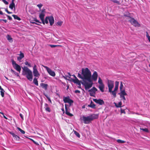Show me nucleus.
I'll return each instance as SVG.
<instances>
[{"instance_id": "54", "label": "nucleus", "mask_w": 150, "mask_h": 150, "mask_svg": "<svg viewBox=\"0 0 150 150\" xmlns=\"http://www.w3.org/2000/svg\"><path fill=\"white\" fill-rule=\"evenodd\" d=\"M34 21L36 22L39 23H41V22H40V21L37 19H35Z\"/></svg>"}, {"instance_id": "29", "label": "nucleus", "mask_w": 150, "mask_h": 150, "mask_svg": "<svg viewBox=\"0 0 150 150\" xmlns=\"http://www.w3.org/2000/svg\"><path fill=\"white\" fill-rule=\"evenodd\" d=\"M123 86L122 84V82H121L120 86V92H121L122 91H125V89H123Z\"/></svg>"}, {"instance_id": "4", "label": "nucleus", "mask_w": 150, "mask_h": 150, "mask_svg": "<svg viewBox=\"0 0 150 150\" xmlns=\"http://www.w3.org/2000/svg\"><path fill=\"white\" fill-rule=\"evenodd\" d=\"M124 16L126 17V19L134 26L135 27H139L140 26V24L134 18H132L129 16H127L125 15H124Z\"/></svg>"}, {"instance_id": "43", "label": "nucleus", "mask_w": 150, "mask_h": 150, "mask_svg": "<svg viewBox=\"0 0 150 150\" xmlns=\"http://www.w3.org/2000/svg\"><path fill=\"white\" fill-rule=\"evenodd\" d=\"M50 46L51 47L53 48L57 46H61V45H50Z\"/></svg>"}, {"instance_id": "63", "label": "nucleus", "mask_w": 150, "mask_h": 150, "mask_svg": "<svg viewBox=\"0 0 150 150\" xmlns=\"http://www.w3.org/2000/svg\"><path fill=\"white\" fill-rule=\"evenodd\" d=\"M45 96L48 99V98H50L47 95H45Z\"/></svg>"}, {"instance_id": "62", "label": "nucleus", "mask_w": 150, "mask_h": 150, "mask_svg": "<svg viewBox=\"0 0 150 150\" xmlns=\"http://www.w3.org/2000/svg\"><path fill=\"white\" fill-rule=\"evenodd\" d=\"M147 38H148V40H149V42H150V36L148 37Z\"/></svg>"}, {"instance_id": "48", "label": "nucleus", "mask_w": 150, "mask_h": 150, "mask_svg": "<svg viewBox=\"0 0 150 150\" xmlns=\"http://www.w3.org/2000/svg\"><path fill=\"white\" fill-rule=\"evenodd\" d=\"M13 73H14L15 75L17 76H19V74L18 73L16 72L15 71H14V72Z\"/></svg>"}, {"instance_id": "27", "label": "nucleus", "mask_w": 150, "mask_h": 150, "mask_svg": "<svg viewBox=\"0 0 150 150\" xmlns=\"http://www.w3.org/2000/svg\"><path fill=\"white\" fill-rule=\"evenodd\" d=\"M33 82L37 86L38 85L37 79L36 77L34 78L33 80Z\"/></svg>"}, {"instance_id": "10", "label": "nucleus", "mask_w": 150, "mask_h": 150, "mask_svg": "<svg viewBox=\"0 0 150 150\" xmlns=\"http://www.w3.org/2000/svg\"><path fill=\"white\" fill-rule=\"evenodd\" d=\"M119 94L120 95V98H122L124 100V102L126 100V98L125 97V96L127 95V93L125 92V91H123L120 92V93Z\"/></svg>"}, {"instance_id": "40", "label": "nucleus", "mask_w": 150, "mask_h": 150, "mask_svg": "<svg viewBox=\"0 0 150 150\" xmlns=\"http://www.w3.org/2000/svg\"><path fill=\"white\" fill-rule=\"evenodd\" d=\"M73 102L74 101L70 99L67 103H69L70 105L72 103H73Z\"/></svg>"}, {"instance_id": "56", "label": "nucleus", "mask_w": 150, "mask_h": 150, "mask_svg": "<svg viewBox=\"0 0 150 150\" xmlns=\"http://www.w3.org/2000/svg\"><path fill=\"white\" fill-rule=\"evenodd\" d=\"M33 142L35 144L37 145H39L38 143L37 142L35 141L34 140V141Z\"/></svg>"}, {"instance_id": "44", "label": "nucleus", "mask_w": 150, "mask_h": 150, "mask_svg": "<svg viewBox=\"0 0 150 150\" xmlns=\"http://www.w3.org/2000/svg\"><path fill=\"white\" fill-rule=\"evenodd\" d=\"M11 62H12V64L13 65V66H15L16 64H17L15 62L13 59L12 60Z\"/></svg>"}, {"instance_id": "14", "label": "nucleus", "mask_w": 150, "mask_h": 150, "mask_svg": "<svg viewBox=\"0 0 150 150\" xmlns=\"http://www.w3.org/2000/svg\"><path fill=\"white\" fill-rule=\"evenodd\" d=\"M48 19L50 25H52L54 22L53 17L52 16H51L49 17Z\"/></svg>"}, {"instance_id": "8", "label": "nucleus", "mask_w": 150, "mask_h": 150, "mask_svg": "<svg viewBox=\"0 0 150 150\" xmlns=\"http://www.w3.org/2000/svg\"><path fill=\"white\" fill-rule=\"evenodd\" d=\"M97 91V89L94 87H93L92 88L88 90V92H90V95L91 96L95 97L96 92Z\"/></svg>"}, {"instance_id": "52", "label": "nucleus", "mask_w": 150, "mask_h": 150, "mask_svg": "<svg viewBox=\"0 0 150 150\" xmlns=\"http://www.w3.org/2000/svg\"><path fill=\"white\" fill-rule=\"evenodd\" d=\"M75 93H80V91L79 90H76L75 91Z\"/></svg>"}, {"instance_id": "46", "label": "nucleus", "mask_w": 150, "mask_h": 150, "mask_svg": "<svg viewBox=\"0 0 150 150\" xmlns=\"http://www.w3.org/2000/svg\"><path fill=\"white\" fill-rule=\"evenodd\" d=\"M2 1L4 2V3L6 5H7L8 4V2L6 1V0H2Z\"/></svg>"}, {"instance_id": "26", "label": "nucleus", "mask_w": 150, "mask_h": 150, "mask_svg": "<svg viewBox=\"0 0 150 150\" xmlns=\"http://www.w3.org/2000/svg\"><path fill=\"white\" fill-rule=\"evenodd\" d=\"M88 106L90 107H91L93 108H95V105L94 104L93 102L91 101V104L90 105H88Z\"/></svg>"}, {"instance_id": "6", "label": "nucleus", "mask_w": 150, "mask_h": 150, "mask_svg": "<svg viewBox=\"0 0 150 150\" xmlns=\"http://www.w3.org/2000/svg\"><path fill=\"white\" fill-rule=\"evenodd\" d=\"M114 81L111 80H108V88L109 92L111 91L112 88L114 87Z\"/></svg>"}, {"instance_id": "36", "label": "nucleus", "mask_w": 150, "mask_h": 150, "mask_svg": "<svg viewBox=\"0 0 150 150\" xmlns=\"http://www.w3.org/2000/svg\"><path fill=\"white\" fill-rule=\"evenodd\" d=\"M25 64L26 65H28V66L29 67H31V65L30 63H29L27 61H26L25 63Z\"/></svg>"}, {"instance_id": "20", "label": "nucleus", "mask_w": 150, "mask_h": 150, "mask_svg": "<svg viewBox=\"0 0 150 150\" xmlns=\"http://www.w3.org/2000/svg\"><path fill=\"white\" fill-rule=\"evenodd\" d=\"M70 99L69 97L67 96V97H64L63 98V101L65 103H67Z\"/></svg>"}, {"instance_id": "34", "label": "nucleus", "mask_w": 150, "mask_h": 150, "mask_svg": "<svg viewBox=\"0 0 150 150\" xmlns=\"http://www.w3.org/2000/svg\"><path fill=\"white\" fill-rule=\"evenodd\" d=\"M1 96L2 97H4V92H5V91L4 90V89H2L1 90Z\"/></svg>"}, {"instance_id": "11", "label": "nucleus", "mask_w": 150, "mask_h": 150, "mask_svg": "<svg viewBox=\"0 0 150 150\" xmlns=\"http://www.w3.org/2000/svg\"><path fill=\"white\" fill-rule=\"evenodd\" d=\"M93 100L96 103L100 105H101L104 104V102L102 99H93Z\"/></svg>"}, {"instance_id": "32", "label": "nucleus", "mask_w": 150, "mask_h": 150, "mask_svg": "<svg viewBox=\"0 0 150 150\" xmlns=\"http://www.w3.org/2000/svg\"><path fill=\"white\" fill-rule=\"evenodd\" d=\"M111 1L113 2L114 3L117 4L118 5H120V2L117 0H112Z\"/></svg>"}, {"instance_id": "64", "label": "nucleus", "mask_w": 150, "mask_h": 150, "mask_svg": "<svg viewBox=\"0 0 150 150\" xmlns=\"http://www.w3.org/2000/svg\"><path fill=\"white\" fill-rule=\"evenodd\" d=\"M11 72H12V73H13L14 72V71H15L14 70H13L12 69H11Z\"/></svg>"}, {"instance_id": "24", "label": "nucleus", "mask_w": 150, "mask_h": 150, "mask_svg": "<svg viewBox=\"0 0 150 150\" xmlns=\"http://www.w3.org/2000/svg\"><path fill=\"white\" fill-rule=\"evenodd\" d=\"M104 84L100 85L99 86V88L102 92H103L104 91Z\"/></svg>"}, {"instance_id": "28", "label": "nucleus", "mask_w": 150, "mask_h": 150, "mask_svg": "<svg viewBox=\"0 0 150 150\" xmlns=\"http://www.w3.org/2000/svg\"><path fill=\"white\" fill-rule=\"evenodd\" d=\"M115 106L117 108H121L122 107V103L121 101H120L118 103V104L115 103Z\"/></svg>"}, {"instance_id": "41", "label": "nucleus", "mask_w": 150, "mask_h": 150, "mask_svg": "<svg viewBox=\"0 0 150 150\" xmlns=\"http://www.w3.org/2000/svg\"><path fill=\"white\" fill-rule=\"evenodd\" d=\"M48 17H47L45 18V22L46 24H47L48 23Z\"/></svg>"}, {"instance_id": "35", "label": "nucleus", "mask_w": 150, "mask_h": 150, "mask_svg": "<svg viewBox=\"0 0 150 150\" xmlns=\"http://www.w3.org/2000/svg\"><path fill=\"white\" fill-rule=\"evenodd\" d=\"M74 134L76 135L79 138H80V135L79 133H78L76 131H74Z\"/></svg>"}, {"instance_id": "58", "label": "nucleus", "mask_w": 150, "mask_h": 150, "mask_svg": "<svg viewBox=\"0 0 150 150\" xmlns=\"http://www.w3.org/2000/svg\"><path fill=\"white\" fill-rule=\"evenodd\" d=\"M45 12V9H42L41 11V13H43L44 12Z\"/></svg>"}, {"instance_id": "16", "label": "nucleus", "mask_w": 150, "mask_h": 150, "mask_svg": "<svg viewBox=\"0 0 150 150\" xmlns=\"http://www.w3.org/2000/svg\"><path fill=\"white\" fill-rule=\"evenodd\" d=\"M45 16V14L43 13H41L39 16V17L42 21V23L43 24H45V21L44 20V17Z\"/></svg>"}, {"instance_id": "61", "label": "nucleus", "mask_w": 150, "mask_h": 150, "mask_svg": "<svg viewBox=\"0 0 150 150\" xmlns=\"http://www.w3.org/2000/svg\"><path fill=\"white\" fill-rule=\"evenodd\" d=\"M31 23H33V24H36L38 25H39V24L36 23L35 22H30Z\"/></svg>"}, {"instance_id": "13", "label": "nucleus", "mask_w": 150, "mask_h": 150, "mask_svg": "<svg viewBox=\"0 0 150 150\" xmlns=\"http://www.w3.org/2000/svg\"><path fill=\"white\" fill-rule=\"evenodd\" d=\"M98 74L96 71H95L92 76L91 79L94 81H96L97 79Z\"/></svg>"}, {"instance_id": "37", "label": "nucleus", "mask_w": 150, "mask_h": 150, "mask_svg": "<svg viewBox=\"0 0 150 150\" xmlns=\"http://www.w3.org/2000/svg\"><path fill=\"white\" fill-rule=\"evenodd\" d=\"M140 129L141 130H143V131L145 132H149V131L148 129L147 128H140Z\"/></svg>"}, {"instance_id": "47", "label": "nucleus", "mask_w": 150, "mask_h": 150, "mask_svg": "<svg viewBox=\"0 0 150 150\" xmlns=\"http://www.w3.org/2000/svg\"><path fill=\"white\" fill-rule=\"evenodd\" d=\"M121 112V113H125V110H123L122 108L120 109Z\"/></svg>"}, {"instance_id": "57", "label": "nucleus", "mask_w": 150, "mask_h": 150, "mask_svg": "<svg viewBox=\"0 0 150 150\" xmlns=\"http://www.w3.org/2000/svg\"><path fill=\"white\" fill-rule=\"evenodd\" d=\"M0 20L1 21H4L5 23H6L7 22V21L6 20H4V19H0Z\"/></svg>"}, {"instance_id": "55", "label": "nucleus", "mask_w": 150, "mask_h": 150, "mask_svg": "<svg viewBox=\"0 0 150 150\" xmlns=\"http://www.w3.org/2000/svg\"><path fill=\"white\" fill-rule=\"evenodd\" d=\"M146 36L147 38L149 37L150 36L149 35L148 33L147 32H146Z\"/></svg>"}, {"instance_id": "53", "label": "nucleus", "mask_w": 150, "mask_h": 150, "mask_svg": "<svg viewBox=\"0 0 150 150\" xmlns=\"http://www.w3.org/2000/svg\"><path fill=\"white\" fill-rule=\"evenodd\" d=\"M19 115H20V117H21V119L22 120H23V116L22 114L21 113H20V114Z\"/></svg>"}, {"instance_id": "51", "label": "nucleus", "mask_w": 150, "mask_h": 150, "mask_svg": "<svg viewBox=\"0 0 150 150\" xmlns=\"http://www.w3.org/2000/svg\"><path fill=\"white\" fill-rule=\"evenodd\" d=\"M44 106V108H45V109L46 108L49 107L47 103H45Z\"/></svg>"}, {"instance_id": "45", "label": "nucleus", "mask_w": 150, "mask_h": 150, "mask_svg": "<svg viewBox=\"0 0 150 150\" xmlns=\"http://www.w3.org/2000/svg\"><path fill=\"white\" fill-rule=\"evenodd\" d=\"M42 5L41 4L37 5V6L40 9L42 7Z\"/></svg>"}, {"instance_id": "42", "label": "nucleus", "mask_w": 150, "mask_h": 150, "mask_svg": "<svg viewBox=\"0 0 150 150\" xmlns=\"http://www.w3.org/2000/svg\"><path fill=\"white\" fill-rule=\"evenodd\" d=\"M45 110L47 111H48L49 112H50L51 111L49 107L46 108H45Z\"/></svg>"}, {"instance_id": "5", "label": "nucleus", "mask_w": 150, "mask_h": 150, "mask_svg": "<svg viewBox=\"0 0 150 150\" xmlns=\"http://www.w3.org/2000/svg\"><path fill=\"white\" fill-rule=\"evenodd\" d=\"M33 73L34 76L36 77L39 78L40 76V74L39 73L37 68V66L35 64L33 67Z\"/></svg>"}, {"instance_id": "19", "label": "nucleus", "mask_w": 150, "mask_h": 150, "mask_svg": "<svg viewBox=\"0 0 150 150\" xmlns=\"http://www.w3.org/2000/svg\"><path fill=\"white\" fill-rule=\"evenodd\" d=\"M10 133L12 135L13 137L17 140H19L20 139V137L19 136L15 134L10 132Z\"/></svg>"}, {"instance_id": "59", "label": "nucleus", "mask_w": 150, "mask_h": 150, "mask_svg": "<svg viewBox=\"0 0 150 150\" xmlns=\"http://www.w3.org/2000/svg\"><path fill=\"white\" fill-rule=\"evenodd\" d=\"M62 111H63V114H64L65 113V111L64 108H62L61 109Z\"/></svg>"}, {"instance_id": "9", "label": "nucleus", "mask_w": 150, "mask_h": 150, "mask_svg": "<svg viewBox=\"0 0 150 150\" xmlns=\"http://www.w3.org/2000/svg\"><path fill=\"white\" fill-rule=\"evenodd\" d=\"M44 67L46 69L47 72L51 76H54L55 74L54 71H52L50 68L47 66H44Z\"/></svg>"}, {"instance_id": "15", "label": "nucleus", "mask_w": 150, "mask_h": 150, "mask_svg": "<svg viewBox=\"0 0 150 150\" xmlns=\"http://www.w3.org/2000/svg\"><path fill=\"white\" fill-rule=\"evenodd\" d=\"M13 67L16 70L19 72V73H20L21 68L20 65L17 64H16V65L13 66Z\"/></svg>"}, {"instance_id": "31", "label": "nucleus", "mask_w": 150, "mask_h": 150, "mask_svg": "<svg viewBox=\"0 0 150 150\" xmlns=\"http://www.w3.org/2000/svg\"><path fill=\"white\" fill-rule=\"evenodd\" d=\"M117 142L119 143L120 144H122L125 143V141L124 140H121L120 139H117Z\"/></svg>"}, {"instance_id": "21", "label": "nucleus", "mask_w": 150, "mask_h": 150, "mask_svg": "<svg viewBox=\"0 0 150 150\" xmlns=\"http://www.w3.org/2000/svg\"><path fill=\"white\" fill-rule=\"evenodd\" d=\"M24 54L23 53H22L20 52V56L19 57H18L17 59L18 60H20L21 59L23 58L24 57Z\"/></svg>"}, {"instance_id": "18", "label": "nucleus", "mask_w": 150, "mask_h": 150, "mask_svg": "<svg viewBox=\"0 0 150 150\" xmlns=\"http://www.w3.org/2000/svg\"><path fill=\"white\" fill-rule=\"evenodd\" d=\"M40 86L43 88L45 89V90H46L47 88L48 85L47 84H45L43 83H41L40 84Z\"/></svg>"}, {"instance_id": "25", "label": "nucleus", "mask_w": 150, "mask_h": 150, "mask_svg": "<svg viewBox=\"0 0 150 150\" xmlns=\"http://www.w3.org/2000/svg\"><path fill=\"white\" fill-rule=\"evenodd\" d=\"M115 88H114V90H115V91H117L118 89V86L119 84V82L117 81H116L115 82Z\"/></svg>"}, {"instance_id": "22", "label": "nucleus", "mask_w": 150, "mask_h": 150, "mask_svg": "<svg viewBox=\"0 0 150 150\" xmlns=\"http://www.w3.org/2000/svg\"><path fill=\"white\" fill-rule=\"evenodd\" d=\"M6 38L10 42H13V40L12 38L10 35H7L6 36Z\"/></svg>"}, {"instance_id": "1", "label": "nucleus", "mask_w": 150, "mask_h": 150, "mask_svg": "<svg viewBox=\"0 0 150 150\" xmlns=\"http://www.w3.org/2000/svg\"><path fill=\"white\" fill-rule=\"evenodd\" d=\"M77 76L82 79L83 82H81V83L84 86L86 90L92 87L93 82L91 79V71L88 68H82L81 75L78 73Z\"/></svg>"}, {"instance_id": "23", "label": "nucleus", "mask_w": 150, "mask_h": 150, "mask_svg": "<svg viewBox=\"0 0 150 150\" xmlns=\"http://www.w3.org/2000/svg\"><path fill=\"white\" fill-rule=\"evenodd\" d=\"M116 91H115V90H114L113 91H112V90L111 91L109 92H110L111 94L113 96V97L114 98H115L116 97Z\"/></svg>"}, {"instance_id": "50", "label": "nucleus", "mask_w": 150, "mask_h": 150, "mask_svg": "<svg viewBox=\"0 0 150 150\" xmlns=\"http://www.w3.org/2000/svg\"><path fill=\"white\" fill-rule=\"evenodd\" d=\"M5 10L8 14H11V13H12V12H11L9 11H8L7 9H5Z\"/></svg>"}, {"instance_id": "17", "label": "nucleus", "mask_w": 150, "mask_h": 150, "mask_svg": "<svg viewBox=\"0 0 150 150\" xmlns=\"http://www.w3.org/2000/svg\"><path fill=\"white\" fill-rule=\"evenodd\" d=\"M15 0H12L11 3L10 4L9 7L11 9H12L13 8H15V4L14 3Z\"/></svg>"}, {"instance_id": "38", "label": "nucleus", "mask_w": 150, "mask_h": 150, "mask_svg": "<svg viewBox=\"0 0 150 150\" xmlns=\"http://www.w3.org/2000/svg\"><path fill=\"white\" fill-rule=\"evenodd\" d=\"M17 129L23 134H24L25 133V131L21 129L20 128L17 127Z\"/></svg>"}, {"instance_id": "49", "label": "nucleus", "mask_w": 150, "mask_h": 150, "mask_svg": "<svg viewBox=\"0 0 150 150\" xmlns=\"http://www.w3.org/2000/svg\"><path fill=\"white\" fill-rule=\"evenodd\" d=\"M6 15L8 17V19L9 20H12V18L10 16H9L8 15Z\"/></svg>"}, {"instance_id": "30", "label": "nucleus", "mask_w": 150, "mask_h": 150, "mask_svg": "<svg viewBox=\"0 0 150 150\" xmlns=\"http://www.w3.org/2000/svg\"><path fill=\"white\" fill-rule=\"evenodd\" d=\"M12 16H13L14 18L15 19H17L18 21H20L21 20V18L18 17L17 15H13Z\"/></svg>"}, {"instance_id": "60", "label": "nucleus", "mask_w": 150, "mask_h": 150, "mask_svg": "<svg viewBox=\"0 0 150 150\" xmlns=\"http://www.w3.org/2000/svg\"><path fill=\"white\" fill-rule=\"evenodd\" d=\"M48 101H50V102L51 103H52V101H51V100H50V98H48Z\"/></svg>"}, {"instance_id": "7", "label": "nucleus", "mask_w": 150, "mask_h": 150, "mask_svg": "<svg viewBox=\"0 0 150 150\" xmlns=\"http://www.w3.org/2000/svg\"><path fill=\"white\" fill-rule=\"evenodd\" d=\"M75 78V79H73L72 81L75 83H76L77 84L78 86V87L79 88H81V83L82 82H81V81H79L77 78L74 75L73 76Z\"/></svg>"}, {"instance_id": "2", "label": "nucleus", "mask_w": 150, "mask_h": 150, "mask_svg": "<svg viewBox=\"0 0 150 150\" xmlns=\"http://www.w3.org/2000/svg\"><path fill=\"white\" fill-rule=\"evenodd\" d=\"M23 69L22 74L25 76L27 79L30 81H32L33 79V75L32 71L28 67L25 66L22 67Z\"/></svg>"}, {"instance_id": "33", "label": "nucleus", "mask_w": 150, "mask_h": 150, "mask_svg": "<svg viewBox=\"0 0 150 150\" xmlns=\"http://www.w3.org/2000/svg\"><path fill=\"white\" fill-rule=\"evenodd\" d=\"M98 83H99V84H100V85L103 84L102 79H101V78L99 77L98 78Z\"/></svg>"}, {"instance_id": "12", "label": "nucleus", "mask_w": 150, "mask_h": 150, "mask_svg": "<svg viewBox=\"0 0 150 150\" xmlns=\"http://www.w3.org/2000/svg\"><path fill=\"white\" fill-rule=\"evenodd\" d=\"M68 105L65 104V113L67 115L70 116V117H72L73 116V115L71 113L69 112V110H70V109H68L67 108Z\"/></svg>"}, {"instance_id": "3", "label": "nucleus", "mask_w": 150, "mask_h": 150, "mask_svg": "<svg viewBox=\"0 0 150 150\" xmlns=\"http://www.w3.org/2000/svg\"><path fill=\"white\" fill-rule=\"evenodd\" d=\"M98 117V114H93L87 117L83 116L82 117L83 123L85 124H88L93 120L97 119Z\"/></svg>"}, {"instance_id": "39", "label": "nucleus", "mask_w": 150, "mask_h": 150, "mask_svg": "<svg viewBox=\"0 0 150 150\" xmlns=\"http://www.w3.org/2000/svg\"><path fill=\"white\" fill-rule=\"evenodd\" d=\"M62 23H63L62 21H58V22H57V25L61 26L62 25Z\"/></svg>"}]
</instances>
